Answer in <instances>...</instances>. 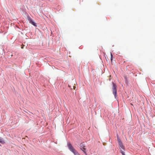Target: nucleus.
I'll return each mask as SVG.
<instances>
[{"label":"nucleus","instance_id":"nucleus-4","mask_svg":"<svg viewBox=\"0 0 155 155\" xmlns=\"http://www.w3.org/2000/svg\"><path fill=\"white\" fill-rule=\"evenodd\" d=\"M113 93L114 94V96L115 97H116L117 96V86L114 83H113Z\"/></svg>","mask_w":155,"mask_h":155},{"label":"nucleus","instance_id":"nucleus-6","mask_svg":"<svg viewBox=\"0 0 155 155\" xmlns=\"http://www.w3.org/2000/svg\"><path fill=\"white\" fill-rule=\"evenodd\" d=\"M110 55H111V58H110V60L111 62H112L113 60H114V58L113 57V55L111 53V52H110Z\"/></svg>","mask_w":155,"mask_h":155},{"label":"nucleus","instance_id":"nucleus-8","mask_svg":"<svg viewBox=\"0 0 155 155\" xmlns=\"http://www.w3.org/2000/svg\"><path fill=\"white\" fill-rule=\"evenodd\" d=\"M73 87L74 89H75V86H73Z\"/></svg>","mask_w":155,"mask_h":155},{"label":"nucleus","instance_id":"nucleus-3","mask_svg":"<svg viewBox=\"0 0 155 155\" xmlns=\"http://www.w3.org/2000/svg\"><path fill=\"white\" fill-rule=\"evenodd\" d=\"M86 146L85 145V144L84 142H83L81 143L80 144V148L82 150L83 152L85 153L86 155H87L86 152V148H85Z\"/></svg>","mask_w":155,"mask_h":155},{"label":"nucleus","instance_id":"nucleus-9","mask_svg":"<svg viewBox=\"0 0 155 155\" xmlns=\"http://www.w3.org/2000/svg\"><path fill=\"white\" fill-rule=\"evenodd\" d=\"M68 87H69L70 88L71 87V86L70 85H68Z\"/></svg>","mask_w":155,"mask_h":155},{"label":"nucleus","instance_id":"nucleus-5","mask_svg":"<svg viewBox=\"0 0 155 155\" xmlns=\"http://www.w3.org/2000/svg\"><path fill=\"white\" fill-rule=\"evenodd\" d=\"M28 20L29 21L30 23L35 26H36L35 23L33 22V20L30 17L28 18Z\"/></svg>","mask_w":155,"mask_h":155},{"label":"nucleus","instance_id":"nucleus-10","mask_svg":"<svg viewBox=\"0 0 155 155\" xmlns=\"http://www.w3.org/2000/svg\"><path fill=\"white\" fill-rule=\"evenodd\" d=\"M21 48L22 49V48H23V47H22Z\"/></svg>","mask_w":155,"mask_h":155},{"label":"nucleus","instance_id":"nucleus-7","mask_svg":"<svg viewBox=\"0 0 155 155\" xmlns=\"http://www.w3.org/2000/svg\"><path fill=\"white\" fill-rule=\"evenodd\" d=\"M0 143H4L5 142L2 139L0 138Z\"/></svg>","mask_w":155,"mask_h":155},{"label":"nucleus","instance_id":"nucleus-2","mask_svg":"<svg viewBox=\"0 0 155 155\" xmlns=\"http://www.w3.org/2000/svg\"><path fill=\"white\" fill-rule=\"evenodd\" d=\"M119 145V148L120 150V152L123 155H125L124 151L125 147L123 146L121 142H120L119 140H118Z\"/></svg>","mask_w":155,"mask_h":155},{"label":"nucleus","instance_id":"nucleus-11","mask_svg":"<svg viewBox=\"0 0 155 155\" xmlns=\"http://www.w3.org/2000/svg\"><path fill=\"white\" fill-rule=\"evenodd\" d=\"M1 145L0 144V146Z\"/></svg>","mask_w":155,"mask_h":155},{"label":"nucleus","instance_id":"nucleus-1","mask_svg":"<svg viewBox=\"0 0 155 155\" xmlns=\"http://www.w3.org/2000/svg\"><path fill=\"white\" fill-rule=\"evenodd\" d=\"M68 146L70 150L75 155L78 154V153L72 147L70 143L68 142Z\"/></svg>","mask_w":155,"mask_h":155}]
</instances>
